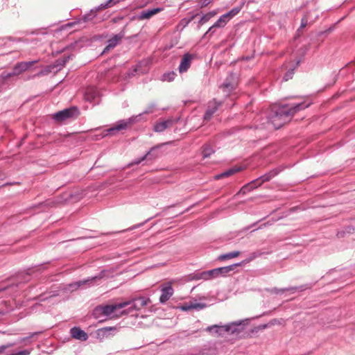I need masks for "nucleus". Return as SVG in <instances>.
<instances>
[{
	"instance_id": "30",
	"label": "nucleus",
	"mask_w": 355,
	"mask_h": 355,
	"mask_svg": "<svg viewBox=\"0 0 355 355\" xmlns=\"http://www.w3.org/2000/svg\"><path fill=\"white\" fill-rule=\"evenodd\" d=\"M115 3V1L114 0H109L106 3L101 4V7L103 9L107 8L108 7H110L112 5H114Z\"/></svg>"
},
{
	"instance_id": "34",
	"label": "nucleus",
	"mask_w": 355,
	"mask_h": 355,
	"mask_svg": "<svg viewBox=\"0 0 355 355\" xmlns=\"http://www.w3.org/2000/svg\"><path fill=\"white\" fill-rule=\"evenodd\" d=\"M15 76V74H12V71L11 73H2V78L4 80H7L8 78Z\"/></svg>"
},
{
	"instance_id": "12",
	"label": "nucleus",
	"mask_w": 355,
	"mask_h": 355,
	"mask_svg": "<svg viewBox=\"0 0 355 355\" xmlns=\"http://www.w3.org/2000/svg\"><path fill=\"white\" fill-rule=\"evenodd\" d=\"M174 121L173 119H167L157 122L155 126L154 130L156 132H161L164 131L166 128L173 125Z\"/></svg>"
},
{
	"instance_id": "25",
	"label": "nucleus",
	"mask_w": 355,
	"mask_h": 355,
	"mask_svg": "<svg viewBox=\"0 0 355 355\" xmlns=\"http://www.w3.org/2000/svg\"><path fill=\"white\" fill-rule=\"evenodd\" d=\"M192 309H202L206 307V304L204 303H198L196 302H191Z\"/></svg>"
},
{
	"instance_id": "40",
	"label": "nucleus",
	"mask_w": 355,
	"mask_h": 355,
	"mask_svg": "<svg viewBox=\"0 0 355 355\" xmlns=\"http://www.w3.org/2000/svg\"><path fill=\"white\" fill-rule=\"evenodd\" d=\"M90 90H92V89H89L87 90V92L86 93L87 95L88 94V93L89 92Z\"/></svg>"
},
{
	"instance_id": "17",
	"label": "nucleus",
	"mask_w": 355,
	"mask_h": 355,
	"mask_svg": "<svg viewBox=\"0 0 355 355\" xmlns=\"http://www.w3.org/2000/svg\"><path fill=\"white\" fill-rule=\"evenodd\" d=\"M230 19L227 17L226 14L222 15L217 21L209 28V31H211L214 28L216 27H223L226 23L230 20Z\"/></svg>"
},
{
	"instance_id": "5",
	"label": "nucleus",
	"mask_w": 355,
	"mask_h": 355,
	"mask_svg": "<svg viewBox=\"0 0 355 355\" xmlns=\"http://www.w3.org/2000/svg\"><path fill=\"white\" fill-rule=\"evenodd\" d=\"M131 304L130 301L119 303L117 304H111V305H106L100 307V309L101 310V312L105 315H110L112 313H113L116 310L123 309L125 306L129 305Z\"/></svg>"
},
{
	"instance_id": "27",
	"label": "nucleus",
	"mask_w": 355,
	"mask_h": 355,
	"mask_svg": "<svg viewBox=\"0 0 355 355\" xmlns=\"http://www.w3.org/2000/svg\"><path fill=\"white\" fill-rule=\"evenodd\" d=\"M180 309L182 311H187L192 309V304L191 302L184 303L182 306H180Z\"/></svg>"
},
{
	"instance_id": "33",
	"label": "nucleus",
	"mask_w": 355,
	"mask_h": 355,
	"mask_svg": "<svg viewBox=\"0 0 355 355\" xmlns=\"http://www.w3.org/2000/svg\"><path fill=\"white\" fill-rule=\"evenodd\" d=\"M12 346H14L13 343H10V344H7V345L1 346L0 347V354H2L5 349L10 348Z\"/></svg>"
},
{
	"instance_id": "38",
	"label": "nucleus",
	"mask_w": 355,
	"mask_h": 355,
	"mask_svg": "<svg viewBox=\"0 0 355 355\" xmlns=\"http://www.w3.org/2000/svg\"><path fill=\"white\" fill-rule=\"evenodd\" d=\"M199 355H208V352H202V354H199Z\"/></svg>"
},
{
	"instance_id": "36",
	"label": "nucleus",
	"mask_w": 355,
	"mask_h": 355,
	"mask_svg": "<svg viewBox=\"0 0 355 355\" xmlns=\"http://www.w3.org/2000/svg\"><path fill=\"white\" fill-rule=\"evenodd\" d=\"M210 2V0H202V4L203 6H207Z\"/></svg>"
},
{
	"instance_id": "24",
	"label": "nucleus",
	"mask_w": 355,
	"mask_h": 355,
	"mask_svg": "<svg viewBox=\"0 0 355 355\" xmlns=\"http://www.w3.org/2000/svg\"><path fill=\"white\" fill-rule=\"evenodd\" d=\"M239 265L240 264H235V265H232V266H230L218 268V269H220V275H223V274H225V273H227V272L232 271L234 268L235 266H237Z\"/></svg>"
},
{
	"instance_id": "35",
	"label": "nucleus",
	"mask_w": 355,
	"mask_h": 355,
	"mask_svg": "<svg viewBox=\"0 0 355 355\" xmlns=\"http://www.w3.org/2000/svg\"><path fill=\"white\" fill-rule=\"evenodd\" d=\"M306 25H307V19L306 18H303L302 19L300 28H304Z\"/></svg>"
},
{
	"instance_id": "23",
	"label": "nucleus",
	"mask_w": 355,
	"mask_h": 355,
	"mask_svg": "<svg viewBox=\"0 0 355 355\" xmlns=\"http://www.w3.org/2000/svg\"><path fill=\"white\" fill-rule=\"evenodd\" d=\"M175 76V73L174 72H169L164 73L162 76V80L163 81H168L171 82L174 80Z\"/></svg>"
},
{
	"instance_id": "4",
	"label": "nucleus",
	"mask_w": 355,
	"mask_h": 355,
	"mask_svg": "<svg viewBox=\"0 0 355 355\" xmlns=\"http://www.w3.org/2000/svg\"><path fill=\"white\" fill-rule=\"evenodd\" d=\"M231 330V326L226 325H212L207 327L206 331L209 333H213L215 336H223L225 333L229 332Z\"/></svg>"
},
{
	"instance_id": "31",
	"label": "nucleus",
	"mask_w": 355,
	"mask_h": 355,
	"mask_svg": "<svg viewBox=\"0 0 355 355\" xmlns=\"http://www.w3.org/2000/svg\"><path fill=\"white\" fill-rule=\"evenodd\" d=\"M209 19H210V17H209L208 14L207 13L206 15H203L201 17V19L200 20V24H204L206 22H207Z\"/></svg>"
},
{
	"instance_id": "14",
	"label": "nucleus",
	"mask_w": 355,
	"mask_h": 355,
	"mask_svg": "<svg viewBox=\"0 0 355 355\" xmlns=\"http://www.w3.org/2000/svg\"><path fill=\"white\" fill-rule=\"evenodd\" d=\"M241 171V168L240 167L235 166V167L228 169L227 171H226L219 175H217L215 177V178L218 180V179L227 178V177L231 176V175H234V173L239 172Z\"/></svg>"
},
{
	"instance_id": "28",
	"label": "nucleus",
	"mask_w": 355,
	"mask_h": 355,
	"mask_svg": "<svg viewBox=\"0 0 355 355\" xmlns=\"http://www.w3.org/2000/svg\"><path fill=\"white\" fill-rule=\"evenodd\" d=\"M223 88L224 89H226L227 91H230L234 89V85L232 83H224L222 85Z\"/></svg>"
},
{
	"instance_id": "13",
	"label": "nucleus",
	"mask_w": 355,
	"mask_h": 355,
	"mask_svg": "<svg viewBox=\"0 0 355 355\" xmlns=\"http://www.w3.org/2000/svg\"><path fill=\"white\" fill-rule=\"evenodd\" d=\"M150 302V300L149 298H145L143 297H140L138 298H135L132 300V308L135 310H139L141 308L146 306Z\"/></svg>"
},
{
	"instance_id": "41",
	"label": "nucleus",
	"mask_w": 355,
	"mask_h": 355,
	"mask_svg": "<svg viewBox=\"0 0 355 355\" xmlns=\"http://www.w3.org/2000/svg\"><path fill=\"white\" fill-rule=\"evenodd\" d=\"M28 280H29V279H28V278H25V281H26V282H28Z\"/></svg>"
},
{
	"instance_id": "6",
	"label": "nucleus",
	"mask_w": 355,
	"mask_h": 355,
	"mask_svg": "<svg viewBox=\"0 0 355 355\" xmlns=\"http://www.w3.org/2000/svg\"><path fill=\"white\" fill-rule=\"evenodd\" d=\"M162 295L159 297V302L162 304L167 302L173 295V289L171 284L164 286L161 289Z\"/></svg>"
},
{
	"instance_id": "21",
	"label": "nucleus",
	"mask_w": 355,
	"mask_h": 355,
	"mask_svg": "<svg viewBox=\"0 0 355 355\" xmlns=\"http://www.w3.org/2000/svg\"><path fill=\"white\" fill-rule=\"evenodd\" d=\"M214 153V150L209 144H205L202 148L204 158L209 157Z\"/></svg>"
},
{
	"instance_id": "37",
	"label": "nucleus",
	"mask_w": 355,
	"mask_h": 355,
	"mask_svg": "<svg viewBox=\"0 0 355 355\" xmlns=\"http://www.w3.org/2000/svg\"><path fill=\"white\" fill-rule=\"evenodd\" d=\"M207 14H208L209 17H210V19H211V17H213L216 15V12H209Z\"/></svg>"
},
{
	"instance_id": "11",
	"label": "nucleus",
	"mask_w": 355,
	"mask_h": 355,
	"mask_svg": "<svg viewBox=\"0 0 355 355\" xmlns=\"http://www.w3.org/2000/svg\"><path fill=\"white\" fill-rule=\"evenodd\" d=\"M71 334L73 338L85 341L88 339V335L83 330L78 327H73L71 329Z\"/></svg>"
},
{
	"instance_id": "2",
	"label": "nucleus",
	"mask_w": 355,
	"mask_h": 355,
	"mask_svg": "<svg viewBox=\"0 0 355 355\" xmlns=\"http://www.w3.org/2000/svg\"><path fill=\"white\" fill-rule=\"evenodd\" d=\"M78 114V109L76 107H71L55 113L53 119L58 122H62L69 119L76 118Z\"/></svg>"
},
{
	"instance_id": "7",
	"label": "nucleus",
	"mask_w": 355,
	"mask_h": 355,
	"mask_svg": "<svg viewBox=\"0 0 355 355\" xmlns=\"http://www.w3.org/2000/svg\"><path fill=\"white\" fill-rule=\"evenodd\" d=\"M193 58V55L189 53H186L183 55L179 66L180 73L186 72L189 69Z\"/></svg>"
},
{
	"instance_id": "39",
	"label": "nucleus",
	"mask_w": 355,
	"mask_h": 355,
	"mask_svg": "<svg viewBox=\"0 0 355 355\" xmlns=\"http://www.w3.org/2000/svg\"><path fill=\"white\" fill-rule=\"evenodd\" d=\"M25 275H26V276H29V275H31V273H30V272H26Z\"/></svg>"
},
{
	"instance_id": "10",
	"label": "nucleus",
	"mask_w": 355,
	"mask_h": 355,
	"mask_svg": "<svg viewBox=\"0 0 355 355\" xmlns=\"http://www.w3.org/2000/svg\"><path fill=\"white\" fill-rule=\"evenodd\" d=\"M116 331V327H103V328H101V329H98L97 331H96V336H97V338L100 339V340H103L105 338H108L110 335H112V334L110 333L111 331ZM114 334H112V336H114Z\"/></svg>"
},
{
	"instance_id": "32",
	"label": "nucleus",
	"mask_w": 355,
	"mask_h": 355,
	"mask_svg": "<svg viewBox=\"0 0 355 355\" xmlns=\"http://www.w3.org/2000/svg\"><path fill=\"white\" fill-rule=\"evenodd\" d=\"M294 72H293V69L291 70V71H288L284 76V79L287 81L289 79L292 78L293 77V75Z\"/></svg>"
},
{
	"instance_id": "22",
	"label": "nucleus",
	"mask_w": 355,
	"mask_h": 355,
	"mask_svg": "<svg viewBox=\"0 0 355 355\" xmlns=\"http://www.w3.org/2000/svg\"><path fill=\"white\" fill-rule=\"evenodd\" d=\"M277 174L276 172L270 171L260 178H259V180L261 181V184L264 183L265 182L269 181L272 178H273Z\"/></svg>"
},
{
	"instance_id": "16",
	"label": "nucleus",
	"mask_w": 355,
	"mask_h": 355,
	"mask_svg": "<svg viewBox=\"0 0 355 355\" xmlns=\"http://www.w3.org/2000/svg\"><path fill=\"white\" fill-rule=\"evenodd\" d=\"M219 105L220 104H216V103H214L212 106L210 105L205 114L204 119L209 121L216 112Z\"/></svg>"
},
{
	"instance_id": "3",
	"label": "nucleus",
	"mask_w": 355,
	"mask_h": 355,
	"mask_svg": "<svg viewBox=\"0 0 355 355\" xmlns=\"http://www.w3.org/2000/svg\"><path fill=\"white\" fill-rule=\"evenodd\" d=\"M37 60L29 61V62H21L17 63L12 69V74L15 76H19L22 73L26 71L29 68L33 66L35 63H37Z\"/></svg>"
},
{
	"instance_id": "15",
	"label": "nucleus",
	"mask_w": 355,
	"mask_h": 355,
	"mask_svg": "<svg viewBox=\"0 0 355 355\" xmlns=\"http://www.w3.org/2000/svg\"><path fill=\"white\" fill-rule=\"evenodd\" d=\"M162 10L161 8H154L152 10H145L143 11L141 13V15L139 16V19H150L153 15L157 14Z\"/></svg>"
},
{
	"instance_id": "9",
	"label": "nucleus",
	"mask_w": 355,
	"mask_h": 355,
	"mask_svg": "<svg viewBox=\"0 0 355 355\" xmlns=\"http://www.w3.org/2000/svg\"><path fill=\"white\" fill-rule=\"evenodd\" d=\"M261 184H261V180L257 178V179L252 180V182L246 184L245 185H244L240 189V191L238 192L237 194H240V193L245 194L248 192L253 190L254 189L257 188L258 187H260Z\"/></svg>"
},
{
	"instance_id": "29",
	"label": "nucleus",
	"mask_w": 355,
	"mask_h": 355,
	"mask_svg": "<svg viewBox=\"0 0 355 355\" xmlns=\"http://www.w3.org/2000/svg\"><path fill=\"white\" fill-rule=\"evenodd\" d=\"M150 154V151L148 152L143 157H141V159H136V161L133 162L130 165H134V164H139V163H141L142 161L145 160L146 159V157H148V155Z\"/></svg>"
},
{
	"instance_id": "1",
	"label": "nucleus",
	"mask_w": 355,
	"mask_h": 355,
	"mask_svg": "<svg viewBox=\"0 0 355 355\" xmlns=\"http://www.w3.org/2000/svg\"><path fill=\"white\" fill-rule=\"evenodd\" d=\"M309 104L300 103L297 104L272 105L266 113V123L263 122L261 125L264 128H273L279 129L284 124L290 121L292 116L298 111L308 107Z\"/></svg>"
},
{
	"instance_id": "26",
	"label": "nucleus",
	"mask_w": 355,
	"mask_h": 355,
	"mask_svg": "<svg viewBox=\"0 0 355 355\" xmlns=\"http://www.w3.org/2000/svg\"><path fill=\"white\" fill-rule=\"evenodd\" d=\"M240 11V9L238 8H234L232 10H231L229 12L226 13V15L228 18L231 19L236 15H237Z\"/></svg>"
},
{
	"instance_id": "19",
	"label": "nucleus",
	"mask_w": 355,
	"mask_h": 355,
	"mask_svg": "<svg viewBox=\"0 0 355 355\" xmlns=\"http://www.w3.org/2000/svg\"><path fill=\"white\" fill-rule=\"evenodd\" d=\"M240 254L241 253H240L239 251L232 252H230V253H227V254H224L220 255L219 257H218V259L220 261H224V260H226V259H233V258H235V257H237L238 256H239Z\"/></svg>"
},
{
	"instance_id": "8",
	"label": "nucleus",
	"mask_w": 355,
	"mask_h": 355,
	"mask_svg": "<svg viewBox=\"0 0 355 355\" xmlns=\"http://www.w3.org/2000/svg\"><path fill=\"white\" fill-rule=\"evenodd\" d=\"M124 37V33L121 32L115 35L113 37L108 40V44L103 50V53L108 52L110 50L114 49L118 44L120 43L122 38Z\"/></svg>"
},
{
	"instance_id": "20",
	"label": "nucleus",
	"mask_w": 355,
	"mask_h": 355,
	"mask_svg": "<svg viewBox=\"0 0 355 355\" xmlns=\"http://www.w3.org/2000/svg\"><path fill=\"white\" fill-rule=\"evenodd\" d=\"M127 126H128L127 123H121L116 125L113 128L108 129L107 132H109V134L112 135L116 131H120V130L125 129L127 128Z\"/></svg>"
},
{
	"instance_id": "18",
	"label": "nucleus",
	"mask_w": 355,
	"mask_h": 355,
	"mask_svg": "<svg viewBox=\"0 0 355 355\" xmlns=\"http://www.w3.org/2000/svg\"><path fill=\"white\" fill-rule=\"evenodd\" d=\"M220 269L215 268L207 272H205L203 273V277L207 279L211 277H218L220 275Z\"/></svg>"
}]
</instances>
